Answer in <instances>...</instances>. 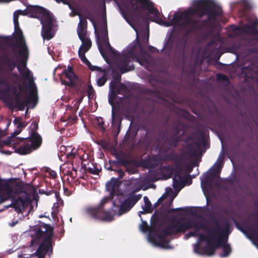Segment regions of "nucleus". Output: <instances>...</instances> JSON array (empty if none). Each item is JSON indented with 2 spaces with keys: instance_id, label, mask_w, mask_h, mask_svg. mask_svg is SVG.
Wrapping results in <instances>:
<instances>
[{
  "instance_id": "f257e3e1",
  "label": "nucleus",
  "mask_w": 258,
  "mask_h": 258,
  "mask_svg": "<svg viewBox=\"0 0 258 258\" xmlns=\"http://www.w3.org/2000/svg\"><path fill=\"white\" fill-rule=\"evenodd\" d=\"M215 9V5L211 0H196L193 2L192 7L186 11L175 13L172 20L168 22H164L159 17L158 11L154 8L152 3L150 0H131L128 11L134 15L143 18L147 17L165 26H177L188 23L190 17L193 15L202 16L207 13H211V11L214 15L221 14L219 8H217V13L213 12Z\"/></svg>"
},
{
  "instance_id": "f03ea898",
  "label": "nucleus",
  "mask_w": 258,
  "mask_h": 258,
  "mask_svg": "<svg viewBox=\"0 0 258 258\" xmlns=\"http://www.w3.org/2000/svg\"><path fill=\"white\" fill-rule=\"evenodd\" d=\"M25 14L24 11L17 10L14 12L13 18L15 35L18 41L20 56L22 59V61L18 66V69L23 79L28 82V90L30 94L28 98L24 102L21 103L18 101L17 106L20 110H23L26 105H28L30 107H34L37 102L36 88L29 71L26 68V60L28 57V52L23 39L22 32L19 27L18 16Z\"/></svg>"
},
{
  "instance_id": "7ed1b4c3",
  "label": "nucleus",
  "mask_w": 258,
  "mask_h": 258,
  "mask_svg": "<svg viewBox=\"0 0 258 258\" xmlns=\"http://www.w3.org/2000/svg\"><path fill=\"white\" fill-rule=\"evenodd\" d=\"M227 238L216 231L206 232L199 235L198 242L194 246V251L199 254L212 255L215 250L221 246L223 248V257L228 256L231 252V248L226 243Z\"/></svg>"
},
{
  "instance_id": "20e7f679",
  "label": "nucleus",
  "mask_w": 258,
  "mask_h": 258,
  "mask_svg": "<svg viewBox=\"0 0 258 258\" xmlns=\"http://www.w3.org/2000/svg\"><path fill=\"white\" fill-rule=\"evenodd\" d=\"M20 132V130L15 132L7 141L4 142L3 144H0V146L3 145H16L19 144L20 142H25L24 146L18 148L16 150L17 153L21 155L28 154L30 153L33 149H36L39 147L41 143V139L37 134L33 132L30 139L29 140H25L24 138H19L16 137Z\"/></svg>"
},
{
  "instance_id": "39448f33",
  "label": "nucleus",
  "mask_w": 258,
  "mask_h": 258,
  "mask_svg": "<svg viewBox=\"0 0 258 258\" xmlns=\"http://www.w3.org/2000/svg\"><path fill=\"white\" fill-rule=\"evenodd\" d=\"M77 33L80 39L82 41V45L79 50V56L82 61L85 63L91 70H98V68L92 66L89 61L85 57V54L91 47V42L87 36L86 32V20L80 16V23L77 29Z\"/></svg>"
},
{
  "instance_id": "423d86ee",
  "label": "nucleus",
  "mask_w": 258,
  "mask_h": 258,
  "mask_svg": "<svg viewBox=\"0 0 258 258\" xmlns=\"http://www.w3.org/2000/svg\"><path fill=\"white\" fill-rule=\"evenodd\" d=\"M36 13L42 25V36L45 39L49 40L53 37L54 33L52 31L54 20L52 15L46 10L39 7L32 8Z\"/></svg>"
},
{
  "instance_id": "0eeeda50",
  "label": "nucleus",
  "mask_w": 258,
  "mask_h": 258,
  "mask_svg": "<svg viewBox=\"0 0 258 258\" xmlns=\"http://www.w3.org/2000/svg\"><path fill=\"white\" fill-rule=\"evenodd\" d=\"M175 173V175L173 178V186L176 192L172 193V190L169 188L166 190V192L163 197H169L170 199L172 200L176 196L177 192L179 190L184 186V178L185 176L181 172L179 171H173Z\"/></svg>"
},
{
  "instance_id": "6e6552de",
  "label": "nucleus",
  "mask_w": 258,
  "mask_h": 258,
  "mask_svg": "<svg viewBox=\"0 0 258 258\" xmlns=\"http://www.w3.org/2000/svg\"><path fill=\"white\" fill-rule=\"evenodd\" d=\"M122 199V196H117L114 202L115 206H117L119 203H120L119 209L117 212V214L118 215H121L127 211H128L134 205L136 202L138 200L137 199L135 200L134 197H130L127 200H125L124 202H121Z\"/></svg>"
},
{
  "instance_id": "1a4fd4ad",
  "label": "nucleus",
  "mask_w": 258,
  "mask_h": 258,
  "mask_svg": "<svg viewBox=\"0 0 258 258\" xmlns=\"http://www.w3.org/2000/svg\"><path fill=\"white\" fill-rule=\"evenodd\" d=\"M86 213L92 218L99 219L103 221H110L113 220L112 215L107 212H103L97 208L88 207L86 209Z\"/></svg>"
},
{
  "instance_id": "9d476101",
  "label": "nucleus",
  "mask_w": 258,
  "mask_h": 258,
  "mask_svg": "<svg viewBox=\"0 0 258 258\" xmlns=\"http://www.w3.org/2000/svg\"><path fill=\"white\" fill-rule=\"evenodd\" d=\"M149 242L152 243L154 246L162 248H170L171 247L169 245L168 241L166 239L164 236L160 235H153L152 233H150L148 237Z\"/></svg>"
},
{
  "instance_id": "9b49d317",
  "label": "nucleus",
  "mask_w": 258,
  "mask_h": 258,
  "mask_svg": "<svg viewBox=\"0 0 258 258\" xmlns=\"http://www.w3.org/2000/svg\"><path fill=\"white\" fill-rule=\"evenodd\" d=\"M60 80L62 84L73 86L76 82V77L73 72V69L68 66L67 70L64 71L60 76Z\"/></svg>"
},
{
  "instance_id": "f8f14e48",
  "label": "nucleus",
  "mask_w": 258,
  "mask_h": 258,
  "mask_svg": "<svg viewBox=\"0 0 258 258\" xmlns=\"http://www.w3.org/2000/svg\"><path fill=\"white\" fill-rule=\"evenodd\" d=\"M30 201L27 198H19L13 200L12 206L18 213H23L30 205Z\"/></svg>"
},
{
  "instance_id": "ddd939ff",
  "label": "nucleus",
  "mask_w": 258,
  "mask_h": 258,
  "mask_svg": "<svg viewBox=\"0 0 258 258\" xmlns=\"http://www.w3.org/2000/svg\"><path fill=\"white\" fill-rule=\"evenodd\" d=\"M92 22L94 26L95 33L98 39V42L100 43L102 39L105 41L106 37L107 36V27L106 20H104L103 24L101 27L96 24L92 20Z\"/></svg>"
},
{
  "instance_id": "4468645a",
  "label": "nucleus",
  "mask_w": 258,
  "mask_h": 258,
  "mask_svg": "<svg viewBox=\"0 0 258 258\" xmlns=\"http://www.w3.org/2000/svg\"><path fill=\"white\" fill-rule=\"evenodd\" d=\"M51 249L50 242L49 238L46 239L39 246L37 251V254L38 258H44L45 254Z\"/></svg>"
},
{
  "instance_id": "2eb2a0df",
  "label": "nucleus",
  "mask_w": 258,
  "mask_h": 258,
  "mask_svg": "<svg viewBox=\"0 0 258 258\" xmlns=\"http://www.w3.org/2000/svg\"><path fill=\"white\" fill-rule=\"evenodd\" d=\"M13 190L11 187L7 185L0 187V204L8 200L12 196Z\"/></svg>"
},
{
  "instance_id": "dca6fc26",
  "label": "nucleus",
  "mask_w": 258,
  "mask_h": 258,
  "mask_svg": "<svg viewBox=\"0 0 258 258\" xmlns=\"http://www.w3.org/2000/svg\"><path fill=\"white\" fill-rule=\"evenodd\" d=\"M118 186L119 181L115 178H112L111 180L108 182L106 184V188L108 190L111 192V194L112 195L113 198H115L113 193L115 192V191L118 189Z\"/></svg>"
},
{
  "instance_id": "f3484780",
  "label": "nucleus",
  "mask_w": 258,
  "mask_h": 258,
  "mask_svg": "<svg viewBox=\"0 0 258 258\" xmlns=\"http://www.w3.org/2000/svg\"><path fill=\"white\" fill-rule=\"evenodd\" d=\"M197 227V226L195 224V222L189 221H184L183 223H182V224L181 225L179 226L177 228L176 231H184L186 229H187L190 227Z\"/></svg>"
},
{
  "instance_id": "a211bd4d",
  "label": "nucleus",
  "mask_w": 258,
  "mask_h": 258,
  "mask_svg": "<svg viewBox=\"0 0 258 258\" xmlns=\"http://www.w3.org/2000/svg\"><path fill=\"white\" fill-rule=\"evenodd\" d=\"M127 61L126 60L122 61L119 66V69L122 73H125L131 71L133 69L132 66H127Z\"/></svg>"
},
{
  "instance_id": "6ab92c4d",
  "label": "nucleus",
  "mask_w": 258,
  "mask_h": 258,
  "mask_svg": "<svg viewBox=\"0 0 258 258\" xmlns=\"http://www.w3.org/2000/svg\"><path fill=\"white\" fill-rule=\"evenodd\" d=\"M145 205L143 207L144 212L150 213L151 212V203L147 197L144 198Z\"/></svg>"
},
{
  "instance_id": "aec40b11",
  "label": "nucleus",
  "mask_w": 258,
  "mask_h": 258,
  "mask_svg": "<svg viewBox=\"0 0 258 258\" xmlns=\"http://www.w3.org/2000/svg\"><path fill=\"white\" fill-rule=\"evenodd\" d=\"M14 123L17 126V128H19L26 126V124L24 122H21L20 119L19 118H16L14 120Z\"/></svg>"
},
{
  "instance_id": "412c9836",
  "label": "nucleus",
  "mask_w": 258,
  "mask_h": 258,
  "mask_svg": "<svg viewBox=\"0 0 258 258\" xmlns=\"http://www.w3.org/2000/svg\"><path fill=\"white\" fill-rule=\"evenodd\" d=\"M106 81V77L103 76V77H102L98 80L97 84L99 86H102L105 83Z\"/></svg>"
},
{
  "instance_id": "4be33fe9",
  "label": "nucleus",
  "mask_w": 258,
  "mask_h": 258,
  "mask_svg": "<svg viewBox=\"0 0 258 258\" xmlns=\"http://www.w3.org/2000/svg\"><path fill=\"white\" fill-rule=\"evenodd\" d=\"M147 228V225L146 222L142 221V224L140 225V228L141 231L144 232Z\"/></svg>"
},
{
  "instance_id": "5701e85b",
  "label": "nucleus",
  "mask_w": 258,
  "mask_h": 258,
  "mask_svg": "<svg viewBox=\"0 0 258 258\" xmlns=\"http://www.w3.org/2000/svg\"><path fill=\"white\" fill-rule=\"evenodd\" d=\"M115 94L114 93H111L109 96V103L113 105V99L115 97Z\"/></svg>"
},
{
  "instance_id": "b1692460",
  "label": "nucleus",
  "mask_w": 258,
  "mask_h": 258,
  "mask_svg": "<svg viewBox=\"0 0 258 258\" xmlns=\"http://www.w3.org/2000/svg\"><path fill=\"white\" fill-rule=\"evenodd\" d=\"M163 173H167L168 174H170L171 172L172 173L173 171L171 170L170 168H165L162 170Z\"/></svg>"
},
{
  "instance_id": "393cba45",
  "label": "nucleus",
  "mask_w": 258,
  "mask_h": 258,
  "mask_svg": "<svg viewBox=\"0 0 258 258\" xmlns=\"http://www.w3.org/2000/svg\"><path fill=\"white\" fill-rule=\"evenodd\" d=\"M18 223V221H16L15 222H12L9 223V225L11 227H14L17 223Z\"/></svg>"
},
{
  "instance_id": "a878e982",
  "label": "nucleus",
  "mask_w": 258,
  "mask_h": 258,
  "mask_svg": "<svg viewBox=\"0 0 258 258\" xmlns=\"http://www.w3.org/2000/svg\"><path fill=\"white\" fill-rule=\"evenodd\" d=\"M37 243V240L34 239V238L32 240V245H34L35 244H36Z\"/></svg>"
},
{
  "instance_id": "bb28decb",
  "label": "nucleus",
  "mask_w": 258,
  "mask_h": 258,
  "mask_svg": "<svg viewBox=\"0 0 258 258\" xmlns=\"http://www.w3.org/2000/svg\"><path fill=\"white\" fill-rule=\"evenodd\" d=\"M6 133L4 131H2L0 130V138L4 136H5Z\"/></svg>"
},
{
  "instance_id": "cd10ccee",
  "label": "nucleus",
  "mask_w": 258,
  "mask_h": 258,
  "mask_svg": "<svg viewBox=\"0 0 258 258\" xmlns=\"http://www.w3.org/2000/svg\"><path fill=\"white\" fill-rule=\"evenodd\" d=\"M169 177H170V175H163L162 177H160L159 178L160 179L162 178V179H167V178H169Z\"/></svg>"
},
{
  "instance_id": "c85d7f7f",
  "label": "nucleus",
  "mask_w": 258,
  "mask_h": 258,
  "mask_svg": "<svg viewBox=\"0 0 258 258\" xmlns=\"http://www.w3.org/2000/svg\"><path fill=\"white\" fill-rule=\"evenodd\" d=\"M107 200H108V199H107V198H104V199H103L101 201V205H102V204H103L104 203H105L107 202Z\"/></svg>"
},
{
  "instance_id": "c756f323",
  "label": "nucleus",
  "mask_w": 258,
  "mask_h": 258,
  "mask_svg": "<svg viewBox=\"0 0 258 258\" xmlns=\"http://www.w3.org/2000/svg\"><path fill=\"white\" fill-rule=\"evenodd\" d=\"M11 1V0H0V3H8Z\"/></svg>"
},
{
  "instance_id": "7c9ffc66",
  "label": "nucleus",
  "mask_w": 258,
  "mask_h": 258,
  "mask_svg": "<svg viewBox=\"0 0 258 258\" xmlns=\"http://www.w3.org/2000/svg\"><path fill=\"white\" fill-rule=\"evenodd\" d=\"M43 234L42 233H40L39 234V239H40V238H42V237H43Z\"/></svg>"
},
{
  "instance_id": "2f4dec72",
  "label": "nucleus",
  "mask_w": 258,
  "mask_h": 258,
  "mask_svg": "<svg viewBox=\"0 0 258 258\" xmlns=\"http://www.w3.org/2000/svg\"><path fill=\"white\" fill-rule=\"evenodd\" d=\"M100 120V121L98 120V122L100 124H101L102 123H103L102 119L101 118Z\"/></svg>"
},
{
  "instance_id": "473e14b6",
  "label": "nucleus",
  "mask_w": 258,
  "mask_h": 258,
  "mask_svg": "<svg viewBox=\"0 0 258 258\" xmlns=\"http://www.w3.org/2000/svg\"><path fill=\"white\" fill-rule=\"evenodd\" d=\"M143 213V212L140 211L139 212L138 214L139 216H141V215Z\"/></svg>"
},
{
  "instance_id": "72a5a7b5",
  "label": "nucleus",
  "mask_w": 258,
  "mask_h": 258,
  "mask_svg": "<svg viewBox=\"0 0 258 258\" xmlns=\"http://www.w3.org/2000/svg\"><path fill=\"white\" fill-rule=\"evenodd\" d=\"M33 129H35V130L36 128V125L35 124H34L33 125Z\"/></svg>"
},
{
  "instance_id": "f704fd0d",
  "label": "nucleus",
  "mask_w": 258,
  "mask_h": 258,
  "mask_svg": "<svg viewBox=\"0 0 258 258\" xmlns=\"http://www.w3.org/2000/svg\"><path fill=\"white\" fill-rule=\"evenodd\" d=\"M196 234V233H195V232H194V233H191V234H190V236H194V235H195Z\"/></svg>"
},
{
  "instance_id": "c9c22d12",
  "label": "nucleus",
  "mask_w": 258,
  "mask_h": 258,
  "mask_svg": "<svg viewBox=\"0 0 258 258\" xmlns=\"http://www.w3.org/2000/svg\"><path fill=\"white\" fill-rule=\"evenodd\" d=\"M56 2H61V1H62V0H56Z\"/></svg>"
},
{
  "instance_id": "e433bc0d",
  "label": "nucleus",
  "mask_w": 258,
  "mask_h": 258,
  "mask_svg": "<svg viewBox=\"0 0 258 258\" xmlns=\"http://www.w3.org/2000/svg\"><path fill=\"white\" fill-rule=\"evenodd\" d=\"M219 169H220V166L218 167V169H217L218 172H219Z\"/></svg>"
},
{
  "instance_id": "4c0bfd02",
  "label": "nucleus",
  "mask_w": 258,
  "mask_h": 258,
  "mask_svg": "<svg viewBox=\"0 0 258 258\" xmlns=\"http://www.w3.org/2000/svg\"><path fill=\"white\" fill-rule=\"evenodd\" d=\"M135 31H136V32H137V36H138V32H137V30H136L135 29Z\"/></svg>"
},
{
  "instance_id": "58836bf2",
  "label": "nucleus",
  "mask_w": 258,
  "mask_h": 258,
  "mask_svg": "<svg viewBox=\"0 0 258 258\" xmlns=\"http://www.w3.org/2000/svg\"><path fill=\"white\" fill-rule=\"evenodd\" d=\"M112 118H113V120L114 119V115L113 114H112Z\"/></svg>"
},
{
  "instance_id": "ea45409f",
  "label": "nucleus",
  "mask_w": 258,
  "mask_h": 258,
  "mask_svg": "<svg viewBox=\"0 0 258 258\" xmlns=\"http://www.w3.org/2000/svg\"><path fill=\"white\" fill-rule=\"evenodd\" d=\"M247 32L248 33H250V31H247Z\"/></svg>"
}]
</instances>
